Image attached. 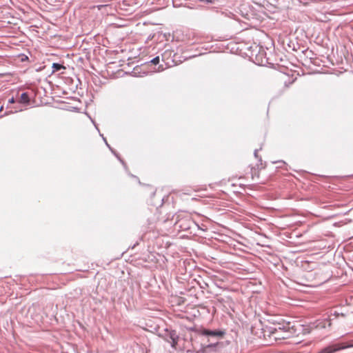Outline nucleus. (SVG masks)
<instances>
[{"mask_svg": "<svg viewBox=\"0 0 353 353\" xmlns=\"http://www.w3.org/2000/svg\"><path fill=\"white\" fill-rule=\"evenodd\" d=\"M52 68L54 69V71H59L62 68L65 69V67L59 63H54L52 64Z\"/></svg>", "mask_w": 353, "mask_h": 353, "instance_id": "39448f33", "label": "nucleus"}, {"mask_svg": "<svg viewBox=\"0 0 353 353\" xmlns=\"http://www.w3.org/2000/svg\"><path fill=\"white\" fill-rule=\"evenodd\" d=\"M30 101L29 96L26 92L21 94L19 101L22 103H28Z\"/></svg>", "mask_w": 353, "mask_h": 353, "instance_id": "7ed1b4c3", "label": "nucleus"}, {"mask_svg": "<svg viewBox=\"0 0 353 353\" xmlns=\"http://www.w3.org/2000/svg\"><path fill=\"white\" fill-rule=\"evenodd\" d=\"M151 62L154 64V65H157L159 63V57H157L155 58H154Z\"/></svg>", "mask_w": 353, "mask_h": 353, "instance_id": "0eeeda50", "label": "nucleus"}, {"mask_svg": "<svg viewBox=\"0 0 353 353\" xmlns=\"http://www.w3.org/2000/svg\"><path fill=\"white\" fill-rule=\"evenodd\" d=\"M328 323V325L329 326L331 325V323L330 321H323L321 323H319L317 325H316V327H321V328H324L325 327V325L326 323Z\"/></svg>", "mask_w": 353, "mask_h": 353, "instance_id": "423d86ee", "label": "nucleus"}, {"mask_svg": "<svg viewBox=\"0 0 353 353\" xmlns=\"http://www.w3.org/2000/svg\"><path fill=\"white\" fill-rule=\"evenodd\" d=\"M348 347H353V340L350 341L347 343H338L331 344L322 350H321L317 353H335L339 350H344Z\"/></svg>", "mask_w": 353, "mask_h": 353, "instance_id": "f257e3e1", "label": "nucleus"}, {"mask_svg": "<svg viewBox=\"0 0 353 353\" xmlns=\"http://www.w3.org/2000/svg\"><path fill=\"white\" fill-rule=\"evenodd\" d=\"M9 103H14V99L13 97H12L10 99H9Z\"/></svg>", "mask_w": 353, "mask_h": 353, "instance_id": "1a4fd4ad", "label": "nucleus"}, {"mask_svg": "<svg viewBox=\"0 0 353 353\" xmlns=\"http://www.w3.org/2000/svg\"><path fill=\"white\" fill-rule=\"evenodd\" d=\"M105 7H107V6H105V5H100V6H97L99 10H101L102 8H105Z\"/></svg>", "mask_w": 353, "mask_h": 353, "instance_id": "6e6552de", "label": "nucleus"}, {"mask_svg": "<svg viewBox=\"0 0 353 353\" xmlns=\"http://www.w3.org/2000/svg\"><path fill=\"white\" fill-rule=\"evenodd\" d=\"M250 178L252 180L259 178V166L258 165L250 168Z\"/></svg>", "mask_w": 353, "mask_h": 353, "instance_id": "f03ea898", "label": "nucleus"}, {"mask_svg": "<svg viewBox=\"0 0 353 353\" xmlns=\"http://www.w3.org/2000/svg\"><path fill=\"white\" fill-rule=\"evenodd\" d=\"M203 334L211 336H222V332L217 331L204 330Z\"/></svg>", "mask_w": 353, "mask_h": 353, "instance_id": "20e7f679", "label": "nucleus"}]
</instances>
